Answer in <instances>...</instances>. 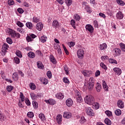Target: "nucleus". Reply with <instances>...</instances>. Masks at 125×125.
Masks as SVG:
<instances>
[{
	"label": "nucleus",
	"mask_w": 125,
	"mask_h": 125,
	"mask_svg": "<svg viewBox=\"0 0 125 125\" xmlns=\"http://www.w3.org/2000/svg\"><path fill=\"white\" fill-rule=\"evenodd\" d=\"M84 101L88 105H92L95 102V99L91 95H87L84 98Z\"/></svg>",
	"instance_id": "1"
},
{
	"label": "nucleus",
	"mask_w": 125,
	"mask_h": 125,
	"mask_svg": "<svg viewBox=\"0 0 125 125\" xmlns=\"http://www.w3.org/2000/svg\"><path fill=\"white\" fill-rule=\"evenodd\" d=\"M8 34L12 38H14V39H20V37H21L20 34L11 29H9Z\"/></svg>",
	"instance_id": "2"
},
{
	"label": "nucleus",
	"mask_w": 125,
	"mask_h": 125,
	"mask_svg": "<svg viewBox=\"0 0 125 125\" xmlns=\"http://www.w3.org/2000/svg\"><path fill=\"white\" fill-rule=\"evenodd\" d=\"M95 82V81L93 77H91L89 78V80L87 82V86L89 90H92V89H93Z\"/></svg>",
	"instance_id": "3"
},
{
	"label": "nucleus",
	"mask_w": 125,
	"mask_h": 125,
	"mask_svg": "<svg viewBox=\"0 0 125 125\" xmlns=\"http://www.w3.org/2000/svg\"><path fill=\"white\" fill-rule=\"evenodd\" d=\"M82 7H83L88 13H91V12H92V10H91V8L89 7V5L87 4V3L86 2H83Z\"/></svg>",
	"instance_id": "4"
},
{
	"label": "nucleus",
	"mask_w": 125,
	"mask_h": 125,
	"mask_svg": "<svg viewBox=\"0 0 125 125\" xmlns=\"http://www.w3.org/2000/svg\"><path fill=\"white\" fill-rule=\"evenodd\" d=\"M85 112L87 115H88V116H90V117H93V116H94V112L90 107H86Z\"/></svg>",
	"instance_id": "5"
},
{
	"label": "nucleus",
	"mask_w": 125,
	"mask_h": 125,
	"mask_svg": "<svg viewBox=\"0 0 125 125\" xmlns=\"http://www.w3.org/2000/svg\"><path fill=\"white\" fill-rule=\"evenodd\" d=\"M85 29L86 32H89L91 34H92L94 31V28H93L91 24H86L85 25Z\"/></svg>",
	"instance_id": "6"
},
{
	"label": "nucleus",
	"mask_w": 125,
	"mask_h": 125,
	"mask_svg": "<svg viewBox=\"0 0 125 125\" xmlns=\"http://www.w3.org/2000/svg\"><path fill=\"white\" fill-rule=\"evenodd\" d=\"M76 98L77 102L79 103H82V102L83 101V98H82V95H81V93L79 91H76Z\"/></svg>",
	"instance_id": "7"
},
{
	"label": "nucleus",
	"mask_w": 125,
	"mask_h": 125,
	"mask_svg": "<svg viewBox=\"0 0 125 125\" xmlns=\"http://www.w3.org/2000/svg\"><path fill=\"white\" fill-rule=\"evenodd\" d=\"M77 54L78 58L81 59L84 55V51L83 49H80L77 51Z\"/></svg>",
	"instance_id": "8"
},
{
	"label": "nucleus",
	"mask_w": 125,
	"mask_h": 125,
	"mask_svg": "<svg viewBox=\"0 0 125 125\" xmlns=\"http://www.w3.org/2000/svg\"><path fill=\"white\" fill-rule=\"evenodd\" d=\"M63 117L65 119H71L72 118V113L70 111H65L63 113Z\"/></svg>",
	"instance_id": "9"
},
{
	"label": "nucleus",
	"mask_w": 125,
	"mask_h": 125,
	"mask_svg": "<svg viewBox=\"0 0 125 125\" xmlns=\"http://www.w3.org/2000/svg\"><path fill=\"white\" fill-rule=\"evenodd\" d=\"M113 53L115 56H120L122 54V51L120 48H116L113 50Z\"/></svg>",
	"instance_id": "10"
},
{
	"label": "nucleus",
	"mask_w": 125,
	"mask_h": 125,
	"mask_svg": "<svg viewBox=\"0 0 125 125\" xmlns=\"http://www.w3.org/2000/svg\"><path fill=\"white\" fill-rule=\"evenodd\" d=\"M53 28H55V29H59L60 28V23L58 22V21L54 20L52 22Z\"/></svg>",
	"instance_id": "11"
},
{
	"label": "nucleus",
	"mask_w": 125,
	"mask_h": 125,
	"mask_svg": "<svg viewBox=\"0 0 125 125\" xmlns=\"http://www.w3.org/2000/svg\"><path fill=\"white\" fill-rule=\"evenodd\" d=\"M82 73L84 77H89V75H91L92 72L89 70H83L82 71Z\"/></svg>",
	"instance_id": "12"
},
{
	"label": "nucleus",
	"mask_w": 125,
	"mask_h": 125,
	"mask_svg": "<svg viewBox=\"0 0 125 125\" xmlns=\"http://www.w3.org/2000/svg\"><path fill=\"white\" fill-rule=\"evenodd\" d=\"M44 102L47 103V104H49L50 105H55L56 103V101L55 100L52 99H49V100H45Z\"/></svg>",
	"instance_id": "13"
},
{
	"label": "nucleus",
	"mask_w": 125,
	"mask_h": 125,
	"mask_svg": "<svg viewBox=\"0 0 125 125\" xmlns=\"http://www.w3.org/2000/svg\"><path fill=\"white\" fill-rule=\"evenodd\" d=\"M113 71L116 75L120 76L122 74V69L119 67H115L113 68Z\"/></svg>",
	"instance_id": "14"
},
{
	"label": "nucleus",
	"mask_w": 125,
	"mask_h": 125,
	"mask_svg": "<svg viewBox=\"0 0 125 125\" xmlns=\"http://www.w3.org/2000/svg\"><path fill=\"white\" fill-rule=\"evenodd\" d=\"M54 48L58 51V53H62V52L61 51V47L59 44L54 43Z\"/></svg>",
	"instance_id": "15"
},
{
	"label": "nucleus",
	"mask_w": 125,
	"mask_h": 125,
	"mask_svg": "<svg viewBox=\"0 0 125 125\" xmlns=\"http://www.w3.org/2000/svg\"><path fill=\"white\" fill-rule=\"evenodd\" d=\"M73 103L74 102H73V100H72L71 98H69L66 101V105L68 107L72 106Z\"/></svg>",
	"instance_id": "16"
},
{
	"label": "nucleus",
	"mask_w": 125,
	"mask_h": 125,
	"mask_svg": "<svg viewBox=\"0 0 125 125\" xmlns=\"http://www.w3.org/2000/svg\"><path fill=\"white\" fill-rule=\"evenodd\" d=\"M56 121L59 125H61V123H62V115L61 114H59L57 116Z\"/></svg>",
	"instance_id": "17"
},
{
	"label": "nucleus",
	"mask_w": 125,
	"mask_h": 125,
	"mask_svg": "<svg viewBox=\"0 0 125 125\" xmlns=\"http://www.w3.org/2000/svg\"><path fill=\"white\" fill-rule=\"evenodd\" d=\"M117 106L119 107V108H120L121 109H123L124 107H125V104H124V102L122 100H118L117 102Z\"/></svg>",
	"instance_id": "18"
},
{
	"label": "nucleus",
	"mask_w": 125,
	"mask_h": 125,
	"mask_svg": "<svg viewBox=\"0 0 125 125\" xmlns=\"http://www.w3.org/2000/svg\"><path fill=\"white\" fill-rule=\"evenodd\" d=\"M116 18L119 20L123 19V18H124V15L123 14V13L120 11L118 12L116 14Z\"/></svg>",
	"instance_id": "19"
},
{
	"label": "nucleus",
	"mask_w": 125,
	"mask_h": 125,
	"mask_svg": "<svg viewBox=\"0 0 125 125\" xmlns=\"http://www.w3.org/2000/svg\"><path fill=\"white\" fill-rule=\"evenodd\" d=\"M43 28V25L42 24V23L39 22L37 24L36 29L38 31H41V30H42Z\"/></svg>",
	"instance_id": "20"
},
{
	"label": "nucleus",
	"mask_w": 125,
	"mask_h": 125,
	"mask_svg": "<svg viewBox=\"0 0 125 125\" xmlns=\"http://www.w3.org/2000/svg\"><path fill=\"white\" fill-rule=\"evenodd\" d=\"M92 105L93 109H95V110H98L100 108V104L97 102H94Z\"/></svg>",
	"instance_id": "21"
},
{
	"label": "nucleus",
	"mask_w": 125,
	"mask_h": 125,
	"mask_svg": "<svg viewBox=\"0 0 125 125\" xmlns=\"http://www.w3.org/2000/svg\"><path fill=\"white\" fill-rule=\"evenodd\" d=\"M102 83H103V86L104 89L105 91H108L109 89H108V85H107V83H106V82H105V81L104 80L102 81Z\"/></svg>",
	"instance_id": "22"
},
{
	"label": "nucleus",
	"mask_w": 125,
	"mask_h": 125,
	"mask_svg": "<svg viewBox=\"0 0 125 125\" xmlns=\"http://www.w3.org/2000/svg\"><path fill=\"white\" fill-rule=\"evenodd\" d=\"M40 81L43 84H47L48 83V80L45 78H42L40 79Z\"/></svg>",
	"instance_id": "23"
},
{
	"label": "nucleus",
	"mask_w": 125,
	"mask_h": 125,
	"mask_svg": "<svg viewBox=\"0 0 125 125\" xmlns=\"http://www.w3.org/2000/svg\"><path fill=\"white\" fill-rule=\"evenodd\" d=\"M37 67L38 69H40L41 70H42L43 69L44 66L43 64H42V62H37Z\"/></svg>",
	"instance_id": "24"
},
{
	"label": "nucleus",
	"mask_w": 125,
	"mask_h": 125,
	"mask_svg": "<svg viewBox=\"0 0 125 125\" xmlns=\"http://www.w3.org/2000/svg\"><path fill=\"white\" fill-rule=\"evenodd\" d=\"M56 97L58 99H63L64 98V94L62 93H58L56 95Z\"/></svg>",
	"instance_id": "25"
},
{
	"label": "nucleus",
	"mask_w": 125,
	"mask_h": 125,
	"mask_svg": "<svg viewBox=\"0 0 125 125\" xmlns=\"http://www.w3.org/2000/svg\"><path fill=\"white\" fill-rule=\"evenodd\" d=\"M50 60L51 62L53 63V64H56V60L55 59V58L54 57V56H53V55H51L50 56Z\"/></svg>",
	"instance_id": "26"
},
{
	"label": "nucleus",
	"mask_w": 125,
	"mask_h": 125,
	"mask_svg": "<svg viewBox=\"0 0 125 125\" xmlns=\"http://www.w3.org/2000/svg\"><path fill=\"white\" fill-rule=\"evenodd\" d=\"M101 85L99 83H97L96 86V89L97 92H100L101 91Z\"/></svg>",
	"instance_id": "27"
},
{
	"label": "nucleus",
	"mask_w": 125,
	"mask_h": 125,
	"mask_svg": "<svg viewBox=\"0 0 125 125\" xmlns=\"http://www.w3.org/2000/svg\"><path fill=\"white\" fill-rule=\"evenodd\" d=\"M100 48L101 50H104L107 48V44L104 43L100 45Z\"/></svg>",
	"instance_id": "28"
},
{
	"label": "nucleus",
	"mask_w": 125,
	"mask_h": 125,
	"mask_svg": "<svg viewBox=\"0 0 125 125\" xmlns=\"http://www.w3.org/2000/svg\"><path fill=\"white\" fill-rule=\"evenodd\" d=\"M6 120V117L4 115L1 113V112L0 111V121L3 122V121H5Z\"/></svg>",
	"instance_id": "29"
},
{
	"label": "nucleus",
	"mask_w": 125,
	"mask_h": 125,
	"mask_svg": "<svg viewBox=\"0 0 125 125\" xmlns=\"http://www.w3.org/2000/svg\"><path fill=\"white\" fill-rule=\"evenodd\" d=\"M27 55L29 58H35L36 57V55L33 52H29L28 54Z\"/></svg>",
	"instance_id": "30"
},
{
	"label": "nucleus",
	"mask_w": 125,
	"mask_h": 125,
	"mask_svg": "<svg viewBox=\"0 0 125 125\" xmlns=\"http://www.w3.org/2000/svg\"><path fill=\"white\" fill-rule=\"evenodd\" d=\"M39 117L42 122L45 121V116L43 113H40L39 115Z\"/></svg>",
	"instance_id": "31"
},
{
	"label": "nucleus",
	"mask_w": 125,
	"mask_h": 125,
	"mask_svg": "<svg viewBox=\"0 0 125 125\" xmlns=\"http://www.w3.org/2000/svg\"><path fill=\"white\" fill-rule=\"evenodd\" d=\"M46 40H47V37L45 36H42L40 38V41L41 42H46Z\"/></svg>",
	"instance_id": "32"
},
{
	"label": "nucleus",
	"mask_w": 125,
	"mask_h": 125,
	"mask_svg": "<svg viewBox=\"0 0 125 125\" xmlns=\"http://www.w3.org/2000/svg\"><path fill=\"white\" fill-rule=\"evenodd\" d=\"M104 124L107 125H112V122L108 118H105L104 120Z\"/></svg>",
	"instance_id": "33"
},
{
	"label": "nucleus",
	"mask_w": 125,
	"mask_h": 125,
	"mask_svg": "<svg viewBox=\"0 0 125 125\" xmlns=\"http://www.w3.org/2000/svg\"><path fill=\"white\" fill-rule=\"evenodd\" d=\"M116 1L117 2L118 4H119L121 6H124L125 4V2L122 0H116Z\"/></svg>",
	"instance_id": "34"
},
{
	"label": "nucleus",
	"mask_w": 125,
	"mask_h": 125,
	"mask_svg": "<svg viewBox=\"0 0 125 125\" xmlns=\"http://www.w3.org/2000/svg\"><path fill=\"white\" fill-rule=\"evenodd\" d=\"M32 105L34 109H38V107H39V104L36 101H33Z\"/></svg>",
	"instance_id": "35"
},
{
	"label": "nucleus",
	"mask_w": 125,
	"mask_h": 125,
	"mask_svg": "<svg viewBox=\"0 0 125 125\" xmlns=\"http://www.w3.org/2000/svg\"><path fill=\"white\" fill-rule=\"evenodd\" d=\"M13 86L12 85H8L6 87V90L8 92H11L13 90Z\"/></svg>",
	"instance_id": "36"
},
{
	"label": "nucleus",
	"mask_w": 125,
	"mask_h": 125,
	"mask_svg": "<svg viewBox=\"0 0 125 125\" xmlns=\"http://www.w3.org/2000/svg\"><path fill=\"white\" fill-rule=\"evenodd\" d=\"M29 86L32 90H35V89H36V88H37L36 85L35 84V83H30Z\"/></svg>",
	"instance_id": "37"
},
{
	"label": "nucleus",
	"mask_w": 125,
	"mask_h": 125,
	"mask_svg": "<svg viewBox=\"0 0 125 125\" xmlns=\"http://www.w3.org/2000/svg\"><path fill=\"white\" fill-rule=\"evenodd\" d=\"M119 45H120L121 49L122 50V51H124V52H125V43L121 42L119 44Z\"/></svg>",
	"instance_id": "38"
},
{
	"label": "nucleus",
	"mask_w": 125,
	"mask_h": 125,
	"mask_svg": "<svg viewBox=\"0 0 125 125\" xmlns=\"http://www.w3.org/2000/svg\"><path fill=\"white\" fill-rule=\"evenodd\" d=\"M70 24L73 28L76 29V21H75V20H71Z\"/></svg>",
	"instance_id": "39"
},
{
	"label": "nucleus",
	"mask_w": 125,
	"mask_h": 125,
	"mask_svg": "<svg viewBox=\"0 0 125 125\" xmlns=\"http://www.w3.org/2000/svg\"><path fill=\"white\" fill-rule=\"evenodd\" d=\"M20 97L21 102H24V101H25V96H24L23 93H20Z\"/></svg>",
	"instance_id": "40"
},
{
	"label": "nucleus",
	"mask_w": 125,
	"mask_h": 125,
	"mask_svg": "<svg viewBox=\"0 0 125 125\" xmlns=\"http://www.w3.org/2000/svg\"><path fill=\"white\" fill-rule=\"evenodd\" d=\"M26 26L27 28H28V29H33V24L31 22H26Z\"/></svg>",
	"instance_id": "41"
},
{
	"label": "nucleus",
	"mask_w": 125,
	"mask_h": 125,
	"mask_svg": "<svg viewBox=\"0 0 125 125\" xmlns=\"http://www.w3.org/2000/svg\"><path fill=\"white\" fill-rule=\"evenodd\" d=\"M12 78L14 81H17L18 80V74L17 73L15 72L13 74Z\"/></svg>",
	"instance_id": "42"
},
{
	"label": "nucleus",
	"mask_w": 125,
	"mask_h": 125,
	"mask_svg": "<svg viewBox=\"0 0 125 125\" xmlns=\"http://www.w3.org/2000/svg\"><path fill=\"white\" fill-rule=\"evenodd\" d=\"M63 69L65 72V75H69V68L66 65L63 66Z\"/></svg>",
	"instance_id": "43"
},
{
	"label": "nucleus",
	"mask_w": 125,
	"mask_h": 125,
	"mask_svg": "<svg viewBox=\"0 0 125 125\" xmlns=\"http://www.w3.org/2000/svg\"><path fill=\"white\" fill-rule=\"evenodd\" d=\"M65 3L67 6H70L73 3V0H65Z\"/></svg>",
	"instance_id": "44"
},
{
	"label": "nucleus",
	"mask_w": 125,
	"mask_h": 125,
	"mask_svg": "<svg viewBox=\"0 0 125 125\" xmlns=\"http://www.w3.org/2000/svg\"><path fill=\"white\" fill-rule=\"evenodd\" d=\"M109 62L110 64H118V62L112 58L109 59Z\"/></svg>",
	"instance_id": "45"
},
{
	"label": "nucleus",
	"mask_w": 125,
	"mask_h": 125,
	"mask_svg": "<svg viewBox=\"0 0 125 125\" xmlns=\"http://www.w3.org/2000/svg\"><path fill=\"white\" fill-rule=\"evenodd\" d=\"M115 114L116 116H121L122 115V111L120 109H117L115 111Z\"/></svg>",
	"instance_id": "46"
},
{
	"label": "nucleus",
	"mask_w": 125,
	"mask_h": 125,
	"mask_svg": "<svg viewBox=\"0 0 125 125\" xmlns=\"http://www.w3.org/2000/svg\"><path fill=\"white\" fill-rule=\"evenodd\" d=\"M25 103L26 104L27 106H30L31 105V102L28 98H25Z\"/></svg>",
	"instance_id": "47"
},
{
	"label": "nucleus",
	"mask_w": 125,
	"mask_h": 125,
	"mask_svg": "<svg viewBox=\"0 0 125 125\" xmlns=\"http://www.w3.org/2000/svg\"><path fill=\"white\" fill-rule=\"evenodd\" d=\"M9 46L8 44H7V43H4L2 45V49H3V50H7V48H8Z\"/></svg>",
	"instance_id": "48"
},
{
	"label": "nucleus",
	"mask_w": 125,
	"mask_h": 125,
	"mask_svg": "<svg viewBox=\"0 0 125 125\" xmlns=\"http://www.w3.org/2000/svg\"><path fill=\"white\" fill-rule=\"evenodd\" d=\"M100 66L104 70V71H107V66L103 62H101L100 63Z\"/></svg>",
	"instance_id": "49"
},
{
	"label": "nucleus",
	"mask_w": 125,
	"mask_h": 125,
	"mask_svg": "<svg viewBox=\"0 0 125 125\" xmlns=\"http://www.w3.org/2000/svg\"><path fill=\"white\" fill-rule=\"evenodd\" d=\"M33 21L34 22V23H38L40 22V18L37 17H34L33 18Z\"/></svg>",
	"instance_id": "50"
},
{
	"label": "nucleus",
	"mask_w": 125,
	"mask_h": 125,
	"mask_svg": "<svg viewBox=\"0 0 125 125\" xmlns=\"http://www.w3.org/2000/svg\"><path fill=\"white\" fill-rule=\"evenodd\" d=\"M86 122V120L84 118V117H82L80 119V124H84Z\"/></svg>",
	"instance_id": "51"
},
{
	"label": "nucleus",
	"mask_w": 125,
	"mask_h": 125,
	"mask_svg": "<svg viewBox=\"0 0 125 125\" xmlns=\"http://www.w3.org/2000/svg\"><path fill=\"white\" fill-rule=\"evenodd\" d=\"M16 54L17 56H18V57H20V58H22V53H21V51L20 50H17L16 52Z\"/></svg>",
	"instance_id": "52"
},
{
	"label": "nucleus",
	"mask_w": 125,
	"mask_h": 125,
	"mask_svg": "<svg viewBox=\"0 0 125 125\" xmlns=\"http://www.w3.org/2000/svg\"><path fill=\"white\" fill-rule=\"evenodd\" d=\"M16 24L19 27H20V28H23V27H24V24L20 21H18Z\"/></svg>",
	"instance_id": "53"
},
{
	"label": "nucleus",
	"mask_w": 125,
	"mask_h": 125,
	"mask_svg": "<svg viewBox=\"0 0 125 125\" xmlns=\"http://www.w3.org/2000/svg\"><path fill=\"white\" fill-rule=\"evenodd\" d=\"M105 113V114L107 116V117H112L113 115L112 112L110 111V110H106Z\"/></svg>",
	"instance_id": "54"
},
{
	"label": "nucleus",
	"mask_w": 125,
	"mask_h": 125,
	"mask_svg": "<svg viewBox=\"0 0 125 125\" xmlns=\"http://www.w3.org/2000/svg\"><path fill=\"white\" fill-rule=\"evenodd\" d=\"M74 19L76 21H80L81 20V16L78 14H75L74 15Z\"/></svg>",
	"instance_id": "55"
},
{
	"label": "nucleus",
	"mask_w": 125,
	"mask_h": 125,
	"mask_svg": "<svg viewBox=\"0 0 125 125\" xmlns=\"http://www.w3.org/2000/svg\"><path fill=\"white\" fill-rule=\"evenodd\" d=\"M30 96H31V99H33V100H35L37 99V95L36 94H35V93H31Z\"/></svg>",
	"instance_id": "56"
},
{
	"label": "nucleus",
	"mask_w": 125,
	"mask_h": 125,
	"mask_svg": "<svg viewBox=\"0 0 125 125\" xmlns=\"http://www.w3.org/2000/svg\"><path fill=\"white\" fill-rule=\"evenodd\" d=\"M63 82L64 83H67V84L70 83V81H69V79L67 78V77H64L63 78Z\"/></svg>",
	"instance_id": "57"
},
{
	"label": "nucleus",
	"mask_w": 125,
	"mask_h": 125,
	"mask_svg": "<svg viewBox=\"0 0 125 125\" xmlns=\"http://www.w3.org/2000/svg\"><path fill=\"white\" fill-rule=\"evenodd\" d=\"M46 75H47V77L49 79H51V78H52V73H51V71H47L46 73Z\"/></svg>",
	"instance_id": "58"
},
{
	"label": "nucleus",
	"mask_w": 125,
	"mask_h": 125,
	"mask_svg": "<svg viewBox=\"0 0 125 125\" xmlns=\"http://www.w3.org/2000/svg\"><path fill=\"white\" fill-rule=\"evenodd\" d=\"M27 117H28V118H34V113L33 112H29L27 113Z\"/></svg>",
	"instance_id": "59"
},
{
	"label": "nucleus",
	"mask_w": 125,
	"mask_h": 125,
	"mask_svg": "<svg viewBox=\"0 0 125 125\" xmlns=\"http://www.w3.org/2000/svg\"><path fill=\"white\" fill-rule=\"evenodd\" d=\"M14 62L16 63V64H19L20 63V59H19L18 57H15L14 58Z\"/></svg>",
	"instance_id": "60"
},
{
	"label": "nucleus",
	"mask_w": 125,
	"mask_h": 125,
	"mask_svg": "<svg viewBox=\"0 0 125 125\" xmlns=\"http://www.w3.org/2000/svg\"><path fill=\"white\" fill-rule=\"evenodd\" d=\"M6 42L9 44H12V39L8 37L6 39Z\"/></svg>",
	"instance_id": "61"
},
{
	"label": "nucleus",
	"mask_w": 125,
	"mask_h": 125,
	"mask_svg": "<svg viewBox=\"0 0 125 125\" xmlns=\"http://www.w3.org/2000/svg\"><path fill=\"white\" fill-rule=\"evenodd\" d=\"M101 58L103 61H104L105 60H108V59H109V57L107 56H103Z\"/></svg>",
	"instance_id": "62"
},
{
	"label": "nucleus",
	"mask_w": 125,
	"mask_h": 125,
	"mask_svg": "<svg viewBox=\"0 0 125 125\" xmlns=\"http://www.w3.org/2000/svg\"><path fill=\"white\" fill-rule=\"evenodd\" d=\"M17 11L19 13H20V14H22V13H24V10L21 8H18Z\"/></svg>",
	"instance_id": "63"
},
{
	"label": "nucleus",
	"mask_w": 125,
	"mask_h": 125,
	"mask_svg": "<svg viewBox=\"0 0 125 125\" xmlns=\"http://www.w3.org/2000/svg\"><path fill=\"white\" fill-rule=\"evenodd\" d=\"M8 4L9 5H13L14 4V1L13 0H8Z\"/></svg>",
	"instance_id": "64"
}]
</instances>
